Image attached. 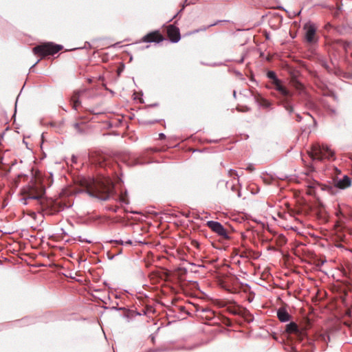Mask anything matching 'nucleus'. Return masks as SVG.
I'll use <instances>...</instances> for the list:
<instances>
[{
    "mask_svg": "<svg viewBox=\"0 0 352 352\" xmlns=\"http://www.w3.org/2000/svg\"><path fill=\"white\" fill-rule=\"evenodd\" d=\"M292 87L298 90L302 89V85L296 79L295 76H292L290 80Z\"/></svg>",
    "mask_w": 352,
    "mask_h": 352,
    "instance_id": "obj_20",
    "label": "nucleus"
},
{
    "mask_svg": "<svg viewBox=\"0 0 352 352\" xmlns=\"http://www.w3.org/2000/svg\"><path fill=\"white\" fill-rule=\"evenodd\" d=\"M276 177H261V179L266 185H270L276 182Z\"/></svg>",
    "mask_w": 352,
    "mask_h": 352,
    "instance_id": "obj_22",
    "label": "nucleus"
},
{
    "mask_svg": "<svg viewBox=\"0 0 352 352\" xmlns=\"http://www.w3.org/2000/svg\"><path fill=\"white\" fill-rule=\"evenodd\" d=\"M116 160H120L129 166H133L137 164H142L146 162L142 157H137L135 155L128 152H122L117 155Z\"/></svg>",
    "mask_w": 352,
    "mask_h": 352,
    "instance_id": "obj_5",
    "label": "nucleus"
},
{
    "mask_svg": "<svg viewBox=\"0 0 352 352\" xmlns=\"http://www.w3.org/2000/svg\"><path fill=\"white\" fill-rule=\"evenodd\" d=\"M285 331L287 333L296 335L300 340H302L306 335V329H299L298 325L293 322L286 325Z\"/></svg>",
    "mask_w": 352,
    "mask_h": 352,
    "instance_id": "obj_11",
    "label": "nucleus"
},
{
    "mask_svg": "<svg viewBox=\"0 0 352 352\" xmlns=\"http://www.w3.org/2000/svg\"><path fill=\"white\" fill-rule=\"evenodd\" d=\"M307 193L309 195H311L313 193V190L311 188L309 189L308 191H307Z\"/></svg>",
    "mask_w": 352,
    "mask_h": 352,
    "instance_id": "obj_31",
    "label": "nucleus"
},
{
    "mask_svg": "<svg viewBox=\"0 0 352 352\" xmlns=\"http://www.w3.org/2000/svg\"><path fill=\"white\" fill-rule=\"evenodd\" d=\"M76 189L102 200L114 192V184L109 177H72Z\"/></svg>",
    "mask_w": 352,
    "mask_h": 352,
    "instance_id": "obj_2",
    "label": "nucleus"
},
{
    "mask_svg": "<svg viewBox=\"0 0 352 352\" xmlns=\"http://www.w3.org/2000/svg\"><path fill=\"white\" fill-rule=\"evenodd\" d=\"M255 100L261 106L263 107L267 108L271 105V103L268 100L263 98L259 94L255 96Z\"/></svg>",
    "mask_w": 352,
    "mask_h": 352,
    "instance_id": "obj_18",
    "label": "nucleus"
},
{
    "mask_svg": "<svg viewBox=\"0 0 352 352\" xmlns=\"http://www.w3.org/2000/svg\"><path fill=\"white\" fill-rule=\"evenodd\" d=\"M80 96V91H76L74 92L73 95L71 97L70 102L72 104V107L74 109H77V108L80 106V102L79 100Z\"/></svg>",
    "mask_w": 352,
    "mask_h": 352,
    "instance_id": "obj_16",
    "label": "nucleus"
},
{
    "mask_svg": "<svg viewBox=\"0 0 352 352\" xmlns=\"http://www.w3.org/2000/svg\"><path fill=\"white\" fill-rule=\"evenodd\" d=\"M277 317L280 322H285L290 320L291 316L285 308L280 307L277 311Z\"/></svg>",
    "mask_w": 352,
    "mask_h": 352,
    "instance_id": "obj_15",
    "label": "nucleus"
},
{
    "mask_svg": "<svg viewBox=\"0 0 352 352\" xmlns=\"http://www.w3.org/2000/svg\"><path fill=\"white\" fill-rule=\"evenodd\" d=\"M53 183L52 177H30L26 186L21 190L24 204L35 202L40 210L48 214L63 209L60 202L45 197V190Z\"/></svg>",
    "mask_w": 352,
    "mask_h": 352,
    "instance_id": "obj_1",
    "label": "nucleus"
},
{
    "mask_svg": "<svg viewBox=\"0 0 352 352\" xmlns=\"http://www.w3.org/2000/svg\"><path fill=\"white\" fill-rule=\"evenodd\" d=\"M63 49V46L52 42L43 43L32 49L33 53L43 58L47 56H52Z\"/></svg>",
    "mask_w": 352,
    "mask_h": 352,
    "instance_id": "obj_4",
    "label": "nucleus"
},
{
    "mask_svg": "<svg viewBox=\"0 0 352 352\" xmlns=\"http://www.w3.org/2000/svg\"><path fill=\"white\" fill-rule=\"evenodd\" d=\"M333 184L336 188L340 189H345L351 185V180L350 177H342L338 179V177H334Z\"/></svg>",
    "mask_w": 352,
    "mask_h": 352,
    "instance_id": "obj_14",
    "label": "nucleus"
},
{
    "mask_svg": "<svg viewBox=\"0 0 352 352\" xmlns=\"http://www.w3.org/2000/svg\"><path fill=\"white\" fill-rule=\"evenodd\" d=\"M238 186H239V177H232L230 179V181H228L226 182L227 188H229V186H230V188L233 191H237L239 190Z\"/></svg>",
    "mask_w": 352,
    "mask_h": 352,
    "instance_id": "obj_17",
    "label": "nucleus"
},
{
    "mask_svg": "<svg viewBox=\"0 0 352 352\" xmlns=\"http://www.w3.org/2000/svg\"><path fill=\"white\" fill-rule=\"evenodd\" d=\"M230 311L233 314H238L241 316L246 321L249 322L252 321L254 319V317L248 309L243 307H238L237 308L230 309Z\"/></svg>",
    "mask_w": 352,
    "mask_h": 352,
    "instance_id": "obj_13",
    "label": "nucleus"
},
{
    "mask_svg": "<svg viewBox=\"0 0 352 352\" xmlns=\"http://www.w3.org/2000/svg\"><path fill=\"white\" fill-rule=\"evenodd\" d=\"M292 352H298V351H296V349H293Z\"/></svg>",
    "mask_w": 352,
    "mask_h": 352,
    "instance_id": "obj_34",
    "label": "nucleus"
},
{
    "mask_svg": "<svg viewBox=\"0 0 352 352\" xmlns=\"http://www.w3.org/2000/svg\"><path fill=\"white\" fill-rule=\"evenodd\" d=\"M248 169H249V170H252L253 168H252V166H248Z\"/></svg>",
    "mask_w": 352,
    "mask_h": 352,
    "instance_id": "obj_33",
    "label": "nucleus"
},
{
    "mask_svg": "<svg viewBox=\"0 0 352 352\" xmlns=\"http://www.w3.org/2000/svg\"><path fill=\"white\" fill-rule=\"evenodd\" d=\"M98 176L102 177L103 176L102 174H100Z\"/></svg>",
    "mask_w": 352,
    "mask_h": 352,
    "instance_id": "obj_35",
    "label": "nucleus"
},
{
    "mask_svg": "<svg viewBox=\"0 0 352 352\" xmlns=\"http://www.w3.org/2000/svg\"><path fill=\"white\" fill-rule=\"evenodd\" d=\"M334 169H335V170H336V173H337L338 175V174H340V170H338L337 168H334Z\"/></svg>",
    "mask_w": 352,
    "mask_h": 352,
    "instance_id": "obj_32",
    "label": "nucleus"
},
{
    "mask_svg": "<svg viewBox=\"0 0 352 352\" xmlns=\"http://www.w3.org/2000/svg\"><path fill=\"white\" fill-rule=\"evenodd\" d=\"M165 135L164 133H160L159 134V138L162 140V139H164L165 138Z\"/></svg>",
    "mask_w": 352,
    "mask_h": 352,
    "instance_id": "obj_28",
    "label": "nucleus"
},
{
    "mask_svg": "<svg viewBox=\"0 0 352 352\" xmlns=\"http://www.w3.org/2000/svg\"><path fill=\"white\" fill-rule=\"evenodd\" d=\"M206 226L223 239H228L230 238L228 231L220 223L214 221H209L206 223Z\"/></svg>",
    "mask_w": 352,
    "mask_h": 352,
    "instance_id": "obj_8",
    "label": "nucleus"
},
{
    "mask_svg": "<svg viewBox=\"0 0 352 352\" xmlns=\"http://www.w3.org/2000/svg\"><path fill=\"white\" fill-rule=\"evenodd\" d=\"M307 154L312 161L311 164L308 168L310 172L314 171V165L316 162L326 159L331 160L334 156V153L327 145L320 144L319 143L312 144L310 149L307 151Z\"/></svg>",
    "mask_w": 352,
    "mask_h": 352,
    "instance_id": "obj_3",
    "label": "nucleus"
},
{
    "mask_svg": "<svg viewBox=\"0 0 352 352\" xmlns=\"http://www.w3.org/2000/svg\"><path fill=\"white\" fill-rule=\"evenodd\" d=\"M118 243L123 245V244H126V245H131L132 244V241L131 240H128V241H117Z\"/></svg>",
    "mask_w": 352,
    "mask_h": 352,
    "instance_id": "obj_25",
    "label": "nucleus"
},
{
    "mask_svg": "<svg viewBox=\"0 0 352 352\" xmlns=\"http://www.w3.org/2000/svg\"><path fill=\"white\" fill-rule=\"evenodd\" d=\"M305 30V40L309 44H314L318 41V36L316 35V28L313 23H306L304 25Z\"/></svg>",
    "mask_w": 352,
    "mask_h": 352,
    "instance_id": "obj_9",
    "label": "nucleus"
},
{
    "mask_svg": "<svg viewBox=\"0 0 352 352\" xmlns=\"http://www.w3.org/2000/svg\"><path fill=\"white\" fill-rule=\"evenodd\" d=\"M164 40V36L159 30L151 32L144 36L142 41L144 43H159Z\"/></svg>",
    "mask_w": 352,
    "mask_h": 352,
    "instance_id": "obj_10",
    "label": "nucleus"
},
{
    "mask_svg": "<svg viewBox=\"0 0 352 352\" xmlns=\"http://www.w3.org/2000/svg\"><path fill=\"white\" fill-rule=\"evenodd\" d=\"M72 160L73 163H76V157L75 156H72Z\"/></svg>",
    "mask_w": 352,
    "mask_h": 352,
    "instance_id": "obj_30",
    "label": "nucleus"
},
{
    "mask_svg": "<svg viewBox=\"0 0 352 352\" xmlns=\"http://www.w3.org/2000/svg\"><path fill=\"white\" fill-rule=\"evenodd\" d=\"M267 76L269 78L273 80L272 83L274 84L275 89L285 98H290L292 96V94L285 87H284L280 80L276 78V75L275 72L272 71H270L267 72Z\"/></svg>",
    "mask_w": 352,
    "mask_h": 352,
    "instance_id": "obj_6",
    "label": "nucleus"
},
{
    "mask_svg": "<svg viewBox=\"0 0 352 352\" xmlns=\"http://www.w3.org/2000/svg\"><path fill=\"white\" fill-rule=\"evenodd\" d=\"M120 200L121 202L124 203L126 204H128L129 203V201L127 198V195L126 192L124 194H121V195L120 196Z\"/></svg>",
    "mask_w": 352,
    "mask_h": 352,
    "instance_id": "obj_23",
    "label": "nucleus"
},
{
    "mask_svg": "<svg viewBox=\"0 0 352 352\" xmlns=\"http://www.w3.org/2000/svg\"><path fill=\"white\" fill-rule=\"evenodd\" d=\"M202 312H203L202 317L203 318L204 317L207 320H211L214 316V312L210 309H204L202 311Z\"/></svg>",
    "mask_w": 352,
    "mask_h": 352,
    "instance_id": "obj_21",
    "label": "nucleus"
},
{
    "mask_svg": "<svg viewBox=\"0 0 352 352\" xmlns=\"http://www.w3.org/2000/svg\"><path fill=\"white\" fill-rule=\"evenodd\" d=\"M322 66L325 68L329 72H333L336 75H338L340 70L336 67H331L326 61H322Z\"/></svg>",
    "mask_w": 352,
    "mask_h": 352,
    "instance_id": "obj_19",
    "label": "nucleus"
},
{
    "mask_svg": "<svg viewBox=\"0 0 352 352\" xmlns=\"http://www.w3.org/2000/svg\"><path fill=\"white\" fill-rule=\"evenodd\" d=\"M229 174L230 176H239V173L234 170H230L229 171Z\"/></svg>",
    "mask_w": 352,
    "mask_h": 352,
    "instance_id": "obj_24",
    "label": "nucleus"
},
{
    "mask_svg": "<svg viewBox=\"0 0 352 352\" xmlns=\"http://www.w3.org/2000/svg\"><path fill=\"white\" fill-rule=\"evenodd\" d=\"M109 160V157L103 153L96 151L89 155L90 162L101 167L107 166Z\"/></svg>",
    "mask_w": 352,
    "mask_h": 352,
    "instance_id": "obj_7",
    "label": "nucleus"
},
{
    "mask_svg": "<svg viewBox=\"0 0 352 352\" xmlns=\"http://www.w3.org/2000/svg\"><path fill=\"white\" fill-rule=\"evenodd\" d=\"M285 107L286 110L288 111L289 113L293 111V107L291 105H289V104H287L285 106Z\"/></svg>",
    "mask_w": 352,
    "mask_h": 352,
    "instance_id": "obj_26",
    "label": "nucleus"
},
{
    "mask_svg": "<svg viewBox=\"0 0 352 352\" xmlns=\"http://www.w3.org/2000/svg\"><path fill=\"white\" fill-rule=\"evenodd\" d=\"M167 35L173 43L178 42L181 38L179 28L173 25H170L167 27Z\"/></svg>",
    "mask_w": 352,
    "mask_h": 352,
    "instance_id": "obj_12",
    "label": "nucleus"
},
{
    "mask_svg": "<svg viewBox=\"0 0 352 352\" xmlns=\"http://www.w3.org/2000/svg\"><path fill=\"white\" fill-rule=\"evenodd\" d=\"M296 120L300 122L301 120V116L299 114L296 115Z\"/></svg>",
    "mask_w": 352,
    "mask_h": 352,
    "instance_id": "obj_29",
    "label": "nucleus"
},
{
    "mask_svg": "<svg viewBox=\"0 0 352 352\" xmlns=\"http://www.w3.org/2000/svg\"><path fill=\"white\" fill-rule=\"evenodd\" d=\"M236 109H237V110H238L239 111H249V108H248V107H245L244 108V109H240L239 107H237Z\"/></svg>",
    "mask_w": 352,
    "mask_h": 352,
    "instance_id": "obj_27",
    "label": "nucleus"
}]
</instances>
